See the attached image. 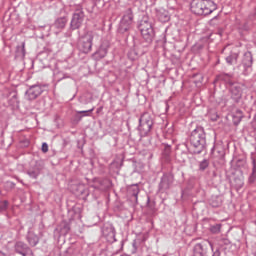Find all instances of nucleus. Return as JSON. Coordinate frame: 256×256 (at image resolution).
<instances>
[{"label": "nucleus", "instance_id": "412c9836", "mask_svg": "<svg viewBox=\"0 0 256 256\" xmlns=\"http://www.w3.org/2000/svg\"><path fill=\"white\" fill-rule=\"evenodd\" d=\"M22 55L25 57V42L22 43Z\"/></svg>", "mask_w": 256, "mask_h": 256}, {"label": "nucleus", "instance_id": "dca6fc26", "mask_svg": "<svg viewBox=\"0 0 256 256\" xmlns=\"http://www.w3.org/2000/svg\"><path fill=\"white\" fill-rule=\"evenodd\" d=\"M128 57L129 59H131L132 61H135V59H137V52H135V50H131L128 53Z\"/></svg>", "mask_w": 256, "mask_h": 256}, {"label": "nucleus", "instance_id": "a211bd4d", "mask_svg": "<svg viewBox=\"0 0 256 256\" xmlns=\"http://www.w3.org/2000/svg\"><path fill=\"white\" fill-rule=\"evenodd\" d=\"M56 26H57V27H60V29H63V27H65V20H63V19H58V20L56 21Z\"/></svg>", "mask_w": 256, "mask_h": 256}, {"label": "nucleus", "instance_id": "20e7f679", "mask_svg": "<svg viewBox=\"0 0 256 256\" xmlns=\"http://www.w3.org/2000/svg\"><path fill=\"white\" fill-rule=\"evenodd\" d=\"M133 24V10L131 8L127 9L124 13V16L120 22L119 31L120 33H125L131 29Z\"/></svg>", "mask_w": 256, "mask_h": 256}, {"label": "nucleus", "instance_id": "2eb2a0df", "mask_svg": "<svg viewBox=\"0 0 256 256\" xmlns=\"http://www.w3.org/2000/svg\"><path fill=\"white\" fill-rule=\"evenodd\" d=\"M28 175L35 179L39 176V170H37V169L36 170H29Z\"/></svg>", "mask_w": 256, "mask_h": 256}, {"label": "nucleus", "instance_id": "9d476101", "mask_svg": "<svg viewBox=\"0 0 256 256\" xmlns=\"http://www.w3.org/2000/svg\"><path fill=\"white\" fill-rule=\"evenodd\" d=\"M107 55V48H99V50L94 54L96 59H103Z\"/></svg>", "mask_w": 256, "mask_h": 256}, {"label": "nucleus", "instance_id": "39448f33", "mask_svg": "<svg viewBox=\"0 0 256 256\" xmlns=\"http://www.w3.org/2000/svg\"><path fill=\"white\" fill-rule=\"evenodd\" d=\"M152 127H153V118H151V114L144 113L140 118L139 131H141L143 135H147V133L151 131Z\"/></svg>", "mask_w": 256, "mask_h": 256}, {"label": "nucleus", "instance_id": "f3484780", "mask_svg": "<svg viewBox=\"0 0 256 256\" xmlns=\"http://www.w3.org/2000/svg\"><path fill=\"white\" fill-rule=\"evenodd\" d=\"M232 93H233V95H235V97H241V88L237 89V87H234L232 89Z\"/></svg>", "mask_w": 256, "mask_h": 256}, {"label": "nucleus", "instance_id": "1a4fd4ad", "mask_svg": "<svg viewBox=\"0 0 256 256\" xmlns=\"http://www.w3.org/2000/svg\"><path fill=\"white\" fill-rule=\"evenodd\" d=\"M232 119L234 125H239V123H241V119H243V112L241 110H236L232 113Z\"/></svg>", "mask_w": 256, "mask_h": 256}, {"label": "nucleus", "instance_id": "6ab92c4d", "mask_svg": "<svg viewBox=\"0 0 256 256\" xmlns=\"http://www.w3.org/2000/svg\"><path fill=\"white\" fill-rule=\"evenodd\" d=\"M207 167H209V163H208L206 160H204V161H202V162L200 163V169H201L202 171H205V169H206Z\"/></svg>", "mask_w": 256, "mask_h": 256}, {"label": "nucleus", "instance_id": "b1692460", "mask_svg": "<svg viewBox=\"0 0 256 256\" xmlns=\"http://www.w3.org/2000/svg\"><path fill=\"white\" fill-rule=\"evenodd\" d=\"M4 207H7V201H4Z\"/></svg>", "mask_w": 256, "mask_h": 256}, {"label": "nucleus", "instance_id": "f03ea898", "mask_svg": "<svg viewBox=\"0 0 256 256\" xmlns=\"http://www.w3.org/2000/svg\"><path fill=\"white\" fill-rule=\"evenodd\" d=\"M139 31L145 41H153V37H155V31L153 30V25H151V22L142 20L139 24Z\"/></svg>", "mask_w": 256, "mask_h": 256}, {"label": "nucleus", "instance_id": "5701e85b", "mask_svg": "<svg viewBox=\"0 0 256 256\" xmlns=\"http://www.w3.org/2000/svg\"><path fill=\"white\" fill-rule=\"evenodd\" d=\"M230 59H231L230 57L227 58L228 63H231V60H230Z\"/></svg>", "mask_w": 256, "mask_h": 256}, {"label": "nucleus", "instance_id": "f257e3e1", "mask_svg": "<svg viewBox=\"0 0 256 256\" xmlns=\"http://www.w3.org/2000/svg\"><path fill=\"white\" fill-rule=\"evenodd\" d=\"M217 9V4L211 0H193L191 11L195 15H211Z\"/></svg>", "mask_w": 256, "mask_h": 256}, {"label": "nucleus", "instance_id": "ddd939ff", "mask_svg": "<svg viewBox=\"0 0 256 256\" xmlns=\"http://www.w3.org/2000/svg\"><path fill=\"white\" fill-rule=\"evenodd\" d=\"M25 249H27V245H25V243H23V242L16 243L17 253H20L21 255H25V253L23 252V251H25Z\"/></svg>", "mask_w": 256, "mask_h": 256}, {"label": "nucleus", "instance_id": "423d86ee", "mask_svg": "<svg viewBox=\"0 0 256 256\" xmlns=\"http://www.w3.org/2000/svg\"><path fill=\"white\" fill-rule=\"evenodd\" d=\"M95 35L93 32H88L83 38L82 51L83 53H89L93 47V38Z\"/></svg>", "mask_w": 256, "mask_h": 256}, {"label": "nucleus", "instance_id": "f8f14e48", "mask_svg": "<svg viewBox=\"0 0 256 256\" xmlns=\"http://www.w3.org/2000/svg\"><path fill=\"white\" fill-rule=\"evenodd\" d=\"M72 191L73 193H77L78 195L83 194V192L85 191V186L83 184L74 185L72 186Z\"/></svg>", "mask_w": 256, "mask_h": 256}, {"label": "nucleus", "instance_id": "4be33fe9", "mask_svg": "<svg viewBox=\"0 0 256 256\" xmlns=\"http://www.w3.org/2000/svg\"><path fill=\"white\" fill-rule=\"evenodd\" d=\"M91 112H93V109H91V110H89V111H81V112H79V113H85V116H87V115H89V114H87V113H91Z\"/></svg>", "mask_w": 256, "mask_h": 256}, {"label": "nucleus", "instance_id": "7ed1b4c3", "mask_svg": "<svg viewBox=\"0 0 256 256\" xmlns=\"http://www.w3.org/2000/svg\"><path fill=\"white\" fill-rule=\"evenodd\" d=\"M190 143L194 148V153H201V151L205 149V138L197 131L192 132L190 136Z\"/></svg>", "mask_w": 256, "mask_h": 256}, {"label": "nucleus", "instance_id": "4468645a", "mask_svg": "<svg viewBox=\"0 0 256 256\" xmlns=\"http://www.w3.org/2000/svg\"><path fill=\"white\" fill-rule=\"evenodd\" d=\"M210 231H211V233H214V234L221 233V225L215 224V225L211 226Z\"/></svg>", "mask_w": 256, "mask_h": 256}, {"label": "nucleus", "instance_id": "0eeeda50", "mask_svg": "<svg viewBox=\"0 0 256 256\" xmlns=\"http://www.w3.org/2000/svg\"><path fill=\"white\" fill-rule=\"evenodd\" d=\"M41 93H43L41 86H32L26 92V99H28V101H34V99H37Z\"/></svg>", "mask_w": 256, "mask_h": 256}, {"label": "nucleus", "instance_id": "6e6552de", "mask_svg": "<svg viewBox=\"0 0 256 256\" xmlns=\"http://www.w3.org/2000/svg\"><path fill=\"white\" fill-rule=\"evenodd\" d=\"M83 19L84 15L83 12H78L73 15L72 21H71V28L72 29H79L81 25H83Z\"/></svg>", "mask_w": 256, "mask_h": 256}, {"label": "nucleus", "instance_id": "9b49d317", "mask_svg": "<svg viewBox=\"0 0 256 256\" xmlns=\"http://www.w3.org/2000/svg\"><path fill=\"white\" fill-rule=\"evenodd\" d=\"M205 251L203 250V245L196 244L194 246V256H203Z\"/></svg>", "mask_w": 256, "mask_h": 256}, {"label": "nucleus", "instance_id": "aec40b11", "mask_svg": "<svg viewBox=\"0 0 256 256\" xmlns=\"http://www.w3.org/2000/svg\"><path fill=\"white\" fill-rule=\"evenodd\" d=\"M42 151L43 153H47V151H49V145H47V143L42 144Z\"/></svg>", "mask_w": 256, "mask_h": 256}]
</instances>
